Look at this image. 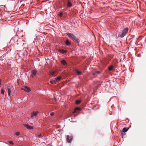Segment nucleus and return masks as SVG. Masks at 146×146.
<instances>
[{"label": "nucleus", "instance_id": "obj_1", "mask_svg": "<svg viewBox=\"0 0 146 146\" xmlns=\"http://www.w3.org/2000/svg\"><path fill=\"white\" fill-rule=\"evenodd\" d=\"M66 35H68L69 37L71 38L74 41L76 42H78L79 39L77 38L76 37L72 34L70 33H67Z\"/></svg>", "mask_w": 146, "mask_h": 146}, {"label": "nucleus", "instance_id": "obj_2", "mask_svg": "<svg viewBox=\"0 0 146 146\" xmlns=\"http://www.w3.org/2000/svg\"><path fill=\"white\" fill-rule=\"evenodd\" d=\"M128 31V29L126 28L124 29L123 31L122 34L120 35V37L121 38L123 37L127 33Z\"/></svg>", "mask_w": 146, "mask_h": 146}, {"label": "nucleus", "instance_id": "obj_3", "mask_svg": "<svg viewBox=\"0 0 146 146\" xmlns=\"http://www.w3.org/2000/svg\"><path fill=\"white\" fill-rule=\"evenodd\" d=\"M21 89L25 92H29L31 91L30 88L27 86L23 87L21 88Z\"/></svg>", "mask_w": 146, "mask_h": 146}, {"label": "nucleus", "instance_id": "obj_4", "mask_svg": "<svg viewBox=\"0 0 146 146\" xmlns=\"http://www.w3.org/2000/svg\"><path fill=\"white\" fill-rule=\"evenodd\" d=\"M38 113V111H34L32 113L31 115V117L33 118L34 117H36Z\"/></svg>", "mask_w": 146, "mask_h": 146}, {"label": "nucleus", "instance_id": "obj_5", "mask_svg": "<svg viewBox=\"0 0 146 146\" xmlns=\"http://www.w3.org/2000/svg\"><path fill=\"white\" fill-rule=\"evenodd\" d=\"M67 141L69 143H70L72 139V138L70 136H69V135H67Z\"/></svg>", "mask_w": 146, "mask_h": 146}, {"label": "nucleus", "instance_id": "obj_6", "mask_svg": "<svg viewBox=\"0 0 146 146\" xmlns=\"http://www.w3.org/2000/svg\"><path fill=\"white\" fill-rule=\"evenodd\" d=\"M25 127H26V128L29 129H33V127L32 126L29 125L27 124H24V125Z\"/></svg>", "mask_w": 146, "mask_h": 146}, {"label": "nucleus", "instance_id": "obj_7", "mask_svg": "<svg viewBox=\"0 0 146 146\" xmlns=\"http://www.w3.org/2000/svg\"><path fill=\"white\" fill-rule=\"evenodd\" d=\"M31 72L32 75L31 76L33 77L34 76L36 75L37 72L35 70H32Z\"/></svg>", "mask_w": 146, "mask_h": 146}, {"label": "nucleus", "instance_id": "obj_8", "mask_svg": "<svg viewBox=\"0 0 146 146\" xmlns=\"http://www.w3.org/2000/svg\"><path fill=\"white\" fill-rule=\"evenodd\" d=\"M75 71L77 74L78 75H80L82 74V72L80 71H79L78 70L75 69Z\"/></svg>", "mask_w": 146, "mask_h": 146}, {"label": "nucleus", "instance_id": "obj_9", "mask_svg": "<svg viewBox=\"0 0 146 146\" xmlns=\"http://www.w3.org/2000/svg\"><path fill=\"white\" fill-rule=\"evenodd\" d=\"M58 51L64 54V53H66L67 52V50L63 49H59L58 50Z\"/></svg>", "mask_w": 146, "mask_h": 146}, {"label": "nucleus", "instance_id": "obj_10", "mask_svg": "<svg viewBox=\"0 0 146 146\" xmlns=\"http://www.w3.org/2000/svg\"><path fill=\"white\" fill-rule=\"evenodd\" d=\"M114 67L112 65H111L109 67H108V70L109 71H113L114 70L113 69V68Z\"/></svg>", "mask_w": 146, "mask_h": 146}, {"label": "nucleus", "instance_id": "obj_11", "mask_svg": "<svg viewBox=\"0 0 146 146\" xmlns=\"http://www.w3.org/2000/svg\"><path fill=\"white\" fill-rule=\"evenodd\" d=\"M56 72L55 71H53L52 72H50V75L52 76H55L56 74Z\"/></svg>", "mask_w": 146, "mask_h": 146}, {"label": "nucleus", "instance_id": "obj_12", "mask_svg": "<svg viewBox=\"0 0 146 146\" xmlns=\"http://www.w3.org/2000/svg\"><path fill=\"white\" fill-rule=\"evenodd\" d=\"M11 89L12 88V86L9 83H8L7 85V88L8 89Z\"/></svg>", "mask_w": 146, "mask_h": 146}, {"label": "nucleus", "instance_id": "obj_13", "mask_svg": "<svg viewBox=\"0 0 146 146\" xmlns=\"http://www.w3.org/2000/svg\"><path fill=\"white\" fill-rule=\"evenodd\" d=\"M61 63H62V64L64 65H66L67 64V63H66V61L64 60H61Z\"/></svg>", "mask_w": 146, "mask_h": 146}, {"label": "nucleus", "instance_id": "obj_14", "mask_svg": "<svg viewBox=\"0 0 146 146\" xmlns=\"http://www.w3.org/2000/svg\"><path fill=\"white\" fill-rule=\"evenodd\" d=\"M65 44L66 45H69L71 44L68 40L67 39L65 41Z\"/></svg>", "mask_w": 146, "mask_h": 146}, {"label": "nucleus", "instance_id": "obj_15", "mask_svg": "<svg viewBox=\"0 0 146 146\" xmlns=\"http://www.w3.org/2000/svg\"><path fill=\"white\" fill-rule=\"evenodd\" d=\"M128 129L126 127H124L123 128L122 131L123 132H127L128 130Z\"/></svg>", "mask_w": 146, "mask_h": 146}, {"label": "nucleus", "instance_id": "obj_16", "mask_svg": "<svg viewBox=\"0 0 146 146\" xmlns=\"http://www.w3.org/2000/svg\"><path fill=\"white\" fill-rule=\"evenodd\" d=\"M81 109L80 108H75L74 111L73 112V113H74L76 112V110L80 111Z\"/></svg>", "mask_w": 146, "mask_h": 146}, {"label": "nucleus", "instance_id": "obj_17", "mask_svg": "<svg viewBox=\"0 0 146 146\" xmlns=\"http://www.w3.org/2000/svg\"><path fill=\"white\" fill-rule=\"evenodd\" d=\"M11 89H9V88L7 89V90H8V95L9 96H10L11 94Z\"/></svg>", "mask_w": 146, "mask_h": 146}, {"label": "nucleus", "instance_id": "obj_18", "mask_svg": "<svg viewBox=\"0 0 146 146\" xmlns=\"http://www.w3.org/2000/svg\"><path fill=\"white\" fill-rule=\"evenodd\" d=\"M67 5L68 7H71L72 6V4L69 1H68Z\"/></svg>", "mask_w": 146, "mask_h": 146}, {"label": "nucleus", "instance_id": "obj_19", "mask_svg": "<svg viewBox=\"0 0 146 146\" xmlns=\"http://www.w3.org/2000/svg\"><path fill=\"white\" fill-rule=\"evenodd\" d=\"M61 79V77H58L57 78H55L56 80L57 81H59Z\"/></svg>", "mask_w": 146, "mask_h": 146}, {"label": "nucleus", "instance_id": "obj_20", "mask_svg": "<svg viewBox=\"0 0 146 146\" xmlns=\"http://www.w3.org/2000/svg\"><path fill=\"white\" fill-rule=\"evenodd\" d=\"M81 102V101L80 100H78L76 101V104H80Z\"/></svg>", "mask_w": 146, "mask_h": 146}, {"label": "nucleus", "instance_id": "obj_21", "mask_svg": "<svg viewBox=\"0 0 146 146\" xmlns=\"http://www.w3.org/2000/svg\"><path fill=\"white\" fill-rule=\"evenodd\" d=\"M50 82L52 84H56V81L55 80H51L50 81Z\"/></svg>", "mask_w": 146, "mask_h": 146}, {"label": "nucleus", "instance_id": "obj_22", "mask_svg": "<svg viewBox=\"0 0 146 146\" xmlns=\"http://www.w3.org/2000/svg\"><path fill=\"white\" fill-rule=\"evenodd\" d=\"M20 133L19 132H17L15 133V135L17 136H18L19 135Z\"/></svg>", "mask_w": 146, "mask_h": 146}, {"label": "nucleus", "instance_id": "obj_23", "mask_svg": "<svg viewBox=\"0 0 146 146\" xmlns=\"http://www.w3.org/2000/svg\"><path fill=\"white\" fill-rule=\"evenodd\" d=\"M9 143L11 145H13L14 143L12 141H10L9 142Z\"/></svg>", "mask_w": 146, "mask_h": 146}, {"label": "nucleus", "instance_id": "obj_24", "mask_svg": "<svg viewBox=\"0 0 146 146\" xmlns=\"http://www.w3.org/2000/svg\"><path fill=\"white\" fill-rule=\"evenodd\" d=\"M63 15V13L62 12H60L59 13V15L60 17H61Z\"/></svg>", "mask_w": 146, "mask_h": 146}, {"label": "nucleus", "instance_id": "obj_25", "mask_svg": "<svg viewBox=\"0 0 146 146\" xmlns=\"http://www.w3.org/2000/svg\"><path fill=\"white\" fill-rule=\"evenodd\" d=\"M41 136H42V134L41 133H39L38 135H37V136L39 138Z\"/></svg>", "mask_w": 146, "mask_h": 146}, {"label": "nucleus", "instance_id": "obj_26", "mask_svg": "<svg viewBox=\"0 0 146 146\" xmlns=\"http://www.w3.org/2000/svg\"><path fill=\"white\" fill-rule=\"evenodd\" d=\"M54 112H51L50 114V115L52 116H53L54 115Z\"/></svg>", "mask_w": 146, "mask_h": 146}, {"label": "nucleus", "instance_id": "obj_27", "mask_svg": "<svg viewBox=\"0 0 146 146\" xmlns=\"http://www.w3.org/2000/svg\"><path fill=\"white\" fill-rule=\"evenodd\" d=\"M1 93L2 94H4V91H3V90L2 89L1 90Z\"/></svg>", "mask_w": 146, "mask_h": 146}, {"label": "nucleus", "instance_id": "obj_28", "mask_svg": "<svg viewBox=\"0 0 146 146\" xmlns=\"http://www.w3.org/2000/svg\"><path fill=\"white\" fill-rule=\"evenodd\" d=\"M96 73L100 74V72L99 71H97L96 72Z\"/></svg>", "mask_w": 146, "mask_h": 146}, {"label": "nucleus", "instance_id": "obj_29", "mask_svg": "<svg viewBox=\"0 0 146 146\" xmlns=\"http://www.w3.org/2000/svg\"><path fill=\"white\" fill-rule=\"evenodd\" d=\"M96 74V72H95V73H93V75L94 76H95V75Z\"/></svg>", "mask_w": 146, "mask_h": 146}, {"label": "nucleus", "instance_id": "obj_30", "mask_svg": "<svg viewBox=\"0 0 146 146\" xmlns=\"http://www.w3.org/2000/svg\"><path fill=\"white\" fill-rule=\"evenodd\" d=\"M1 84V80L0 79V85Z\"/></svg>", "mask_w": 146, "mask_h": 146}]
</instances>
